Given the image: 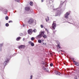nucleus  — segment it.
Instances as JSON below:
<instances>
[{"label": "nucleus", "instance_id": "nucleus-1", "mask_svg": "<svg viewBox=\"0 0 79 79\" xmlns=\"http://www.w3.org/2000/svg\"><path fill=\"white\" fill-rule=\"evenodd\" d=\"M61 6H62V4H61L60 5L59 7L57 9H53L54 10H56V11L55 15L56 16H60V15L62 11L61 9Z\"/></svg>", "mask_w": 79, "mask_h": 79}, {"label": "nucleus", "instance_id": "nucleus-2", "mask_svg": "<svg viewBox=\"0 0 79 79\" xmlns=\"http://www.w3.org/2000/svg\"><path fill=\"white\" fill-rule=\"evenodd\" d=\"M70 14L71 11H69L66 12L64 14L65 18L67 19H71V17H69V15H70Z\"/></svg>", "mask_w": 79, "mask_h": 79}, {"label": "nucleus", "instance_id": "nucleus-3", "mask_svg": "<svg viewBox=\"0 0 79 79\" xmlns=\"http://www.w3.org/2000/svg\"><path fill=\"white\" fill-rule=\"evenodd\" d=\"M25 10L26 11H28V13H31L33 11L32 10H30V7H26L25 8Z\"/></svg>", "mask_w": 79, "mask_h": 79}, {"label": "nucleus", "instance_id": "nucleus-4", "mask_svg": "<svg viewBox=\"0 0 79 79\" xmlns=\"http://www.w3.org/2000/svg\"><path fill=\"white\" fill-rule=\"evenodd\" d=\"M56 27V23H55V22H53L52 25V26L51 27V28L52 29V30H53L55 29Z\"/></svg>", "mask_w": 79, "mask_h": 79}, {"label": "nucleus", "instance_id": "nucleus-5", "mask_svg": "<svg viewBox=\"0 0 79 79\" xmlns=\"http://www.w3.org/2000/svg\"><path fill=\"white\" fill-rule=\"evenodd\" d=\"M47 65L43 66V69L44 70V71H48V69L47 68Z\"/></svg>", "mask_w": 79, "mask_h": 79}, {"label": "nucleus", "instance_id": "nucleus-6", "mask_svg": "<svg viewBox=\"0 0 79 79\" xmlns=\"http://www.w3.org/2000/svg\"><path fill=\"white\" fill-rule=\"evenodd\" d=\"M33 19H30L28 21V23L29 24H32L33 23Z\"/></svg>", "mask_w": 79, "mask_h": 79}, {"label": "nucleus", "instance_id": "nucleus-7", "mask_svg": "<svg viewBox=\"0 0 79 79\" xmlns=\"http://www.w3.org/2000/svg\"><path fill=\"white\" fill-rule=\"evenodd\" d=\"M9 61V59H7V58L6 59L3 65L4 66H5L6 65V64L8 63Z\"/></svg>", "mask_w": 79, "mask_h": 79}, {"label": "nucleus", "instance_id": "nucleus-8", "mask_svg": "<svg viewBox=\"0 0 79 79\" xmlns=\"http://www.w3.org/2000/svg\"><path fill=\"white\" fill-rule=\"evenodd\" d=\"M70 24H72L73 25H74V26H76V27L77 28H79V26L78 25H77V23H71L70 22H68Z\"/></svg>", "mask_w": 79, "mask_h": 79}, {"label": "nucleus", "instance_id": "nucleus-9", "mask_svg": "<svg viewBox=\"0 0 79 79\" xmlns=\"http://www.w3.org/2000/svg\"><path fill=\"white\" fill-rule=\"evenodd\" d=\"M57 44L58 45L57 46V48H61L60 46V42L58 41H57Z\"/></svg>", "mask_w": 79, "mask_h": 79}, {"label": "nucleus", "instance_id": "nucleus-10", "mask_svg": "<svg viewBox=\"0 0 79 79\" xmlns=\"http://www.w3.org/2000/svg\"><path fill=\"white\" fill-rule=\"evenodd\" d=\"M32 31V29H29L28 30V34L31 35Z\"/></svg>", "mask_w": 79, "mask_h": 79}, {"label": "nucleus", "instance_id": "nucleus-11", "mask_svg": "<svg viewBox=\"0 0 79 79\" xmlns=\"http://www.w3.org/2000/svg\"><path fill=\"white\" fill-rule=\"evenodd\" d=\"M41 64H44V66H46V65H47V63H45L44 61H41Z\"/></svg>", "mask_w": 79, "mask_h": 79}, {"label": "nucleus", "instance_id": "nucleus-12", "mask_svg": "<svg viewBox=\"0 0 79 79\" xmlns=\"http://www.w3.org/2000/svg\"><path fill=\"white\" fill-rule=\"evenodd\" d=\"M7 12H8V10L6 9H5L3 11V13L5 14V15H6V13H7Z\"/></svg>", "mask_w": 79, "mask_h": 79}, {"label": "nucleus", "instance_id": "nucleus-13", "mask_svg": "<svg viewBox=\"0 0 79 79\" xmlns=\"http://www.w3.org/2000/svg\"><path fill=\"white\" fill-rule=\"evenodd\" d=\"M73 63L76 66H78V65H79V63L78 62L73 61Z\"/></svg>", "mask_w": 79, "mask_h": 79}, {"label": "nucleus", "instance_id": "nucleus-14", "mask_svg": "<svg viewBox=\"0 0 79 79\" xmlns=\"http://www.w3.org/2000/svg\"><path fill=\"white\" fill-rule=\"evenodd\" d=\"M25 47V46L24 45H22L20 46L19 48H24Z\"/></svg>", "mask_w": 79, "mask_h": 79}, {"label": "nucleus", "instance_id": "nucleus-15", "mask_svg": "<svg viewBox=\"0 0 79 79\" xmlns=\"http://www.w3.org/2000/svg\"><path fill=\"white\" fill-rule=\"evenodd\" d=\"M42 37V35H41L40 34L37 36V38H38V39H40Z\"/></svg>", "mask_w": 79, "mask_h": 79}, {"label": "nucleus", "instance_id": "nucleus-16", "mask_svg": "<svg viewBox=\"0 0 79 79\" xmlns=\"http://www.w3.org/2000/svg\"><path fill=\"white\" fill-rule=\"evenodd\" d=\"M41 35H42V36H43V35H44V31H42L41 32V34H40Z\"/></svg>", "mask_w": 79, "mask_h": 79}, {"label": "nucleus", "instance_id": "nucleus-17", "mask_svg": "<svg viewBox=\"0 0 79 79\" xmlns=\"http://www.w3.org/2000/svg\"><path fill=\"white\" fill-rule=\"evenodd\" d=\"M46 22H48L49 21V18L48 17H47V18H46Z\"/></svg>", "mask_w": 79, "mask_h": 79}, {"label": "nucleus", "instance_id": "nucleus-18", "mask_svg": "<svg viewBox=\"0 0 79 79\" xmlns=\"http://www.w3.org/2000/svg\"><path fill=\"white\" fill-rule=\"evenodd\" d=\"M43 37L44 39H46V38H47V35H44L43 36Z\"/></svg>", "mask_w": 79, "mask_h": 79}, {"label": "nucleus", "instance_id": "nucleus-19", "mask_svg": "<svg viewBox=\"0 0 79 79\" xmlns=\"http://www.w3.org/2000/svg\"><path fill=\"white\" fill-rule=\"evenodd\" d=\"M30 5L31 6H32L33 5V2H32L31 1L30 2Z\"/></svg>", "mask_w": 79, "mask_h": 79}, {"label": "nucleus", "instance_id": "nucleus-20", "mask_svg": "<svg viewBox=\"0 0 79 79\" xmlns=\"http://www.w3.org/2000/svg\"><path fill=\"white\" fill-rule=\"evenodd\" d=\"M32 24H33V25L34 26H35V24H36V21H35L34 22V21H33V23H32Z\"/></svg>", "mask_w": 79, "mask_h": 79}, {"label": "nucleus", "instance_id": "nucleus-21", "mask_svg": "<svg viewBox=\"0 0 79 79\" xmlns=\"http://www.w3.org/2000/svg\"><path fill=\"white\" fill-rule=\"evenodd\" d=\"M20 39H21V37H18L17 38L16 40H17V41H18V40H19Z\"/></svg>", "mask_w": 79, "mask_h": 79}, {"label": "nucleus", "instance_id": "nucleus-22", "mask_svg": "<svg viewBox=\"0 0 79 79\" xmlns=\"http://www.w3.org/2000/svg\"><path fill=\"white\" fill-rule=\"evenodd\" d=\"M33 31L35 33L37 32V30L35 29H34L33 30Z\"/></svg>", "mask_w": 79, "mask_h": 79}, {"label": "nucleus", "instance_id": "nucleus-23", "mask_svg": "<svg viewBox=\"0 0 79 79\" xmlns=\"http://www.w3.org/2000/svg\"><path fill=\"white\" fill-rule=\"evenodd\" d=\"M3 45V43L0 44V47H2Z\"/></svg>", "mask_w": 79, "mask_h": 79}, {"label": "nucleus", "instance_id": "nucleus-24", "mask_svg": "<svg viewBox=\"0 0 79 79\" xmlns=\"http://www.w3.org/2000/svg\"><path fill=\"white\" fill-rule=\"evenodd\" d=\"M58 73H59V72L57 71H56L55 72V73L56 74V75H57V74H58Z\"/></svg>", "mask_w": 79, "mask_h": 79}, {"label": "nucleus", "instance_id": "nucleus-25", "mask_svg": "<svg viewBox=\"0 0 79 79\" xmlns=\"http://www.w3.org/2000/svg\"><path fill=\"white\" fill-rule=\"evenodd\" d=\"M61 74L59 72V73H58V74H57V75H58V76H61Z\"/></svg>", "mask_w": 79, "mask_h": 79}, {"label": "nucleus", "instance_id": "nucleus-26", "mask_svg": "<svg viewBox=\"0 0 79 79\" xmlns=\"http://www.w3.org/2000/svg\"><path fill=\"white\" fill-rule=\"evenodd\" d=\"M6 27H8V26H9V24L8 23H6Z\"/></svg>", "mask_w": 79, "mask_h": 79}, {"label": "nucleus", "instance_id": "nucleus-27", "mask_svg": "<svg viewBox=\"0 0 79 79\" xmlns=\"http://www.w3.org/2000/svg\"><path fill=\"white\" fill-rule=\"evenodd\" d=\"M31 46H32V47H33L34 46V43H31Z\"/></svg>", "mask_w": 79, "mask_h": 79}, {"label": "nucleus", "instance_id": "nucleus-28", "mask_svg": "<svg viewBox=\"0 0 79 79\" xmlns=\"http://www.w3.org/2000/svg\"><path fill=\"white\" fill-rule=\"evenodd\" d=\"M5 19L6 20H8V16L6 17Z\"/></svg>", "mask_w": 79, "mask_h": 79}, {"label": "nucleus", "instance_id": "nucleus-29", "mask_svg": "<svg viewBox=\"0 0 79 79\" xmlns=\"http://www.w3.org/2000/svg\"><path fill=\"white\" fill-rule=\"evenodd\" d=\"M31 40L33 41L34 40V37H32L31 38Z\"/></svg>", "mask_w": 79, "mask_h": 79}, {"label": "nucleus", "instance_id": "nucleus-30", "mask_svg": "<svg viewBox=\"0 0 79 79\" xmlns=\"http://www.w3.org/2000/svg\"><path fill=\"white\" fill-rule=\"evenodd\" d=\"M39 43H41L42 41L41 40H39L38 41Z\"/></svg>", "mask_w": 79, "mask_h": 79}, {"label": "nucleus", "instance_id": "nucleus-31", "mask_svg": "<svg viewBox=\"0 0 79 79\" xmlns=\"http://www.w3.org/2000/svg\"><path fill=\"white\" fill-rule=\"evenodd\" d=\"M32 77H33V76L32 75H31L30 76V79H32Z\"/></svg>", "mask_w": 79, "mask_h": 79}, {"label": "nucleus", "instance_id": "nucleus-32", "mask_svg": "<svg viewBox=\"0 0 79 79\" xmlns=\"http://www.w3.org/2000/svg\"><path fill=\"white\" fill-rule=\"evenodd\" d=\"M15 2H19V0H14Z\"/></svg>", "mask_w": 79, "mask_h": 79}, {"label": "nucleus", "instance_id": "nucleus-33", "mask_svg": "<svg viewBox=\"0 0 79 79\" xmlns=\"http://www.w3.org/2000/svg\"><path fill=\"white\" fill-rule=\"evenodd\" d=\"M71 60H73V62H74V58H71Z\"/></svg>", "mask_w": 79, "mask_h": 79}, {"label": "nucleus", "instance_id": "nucleus-34", "mask_svg": "<svg viewBox=\"0 0 79 79\" xmlns=\"http://www.w3.org/2000/svg\"><path fill=\"white\" fill-rule=\"evenodd\" d=\"M32 41H30L28 42V43L29 44H32Z\"/></svg>", "mask_w": 79, "mask_h": 79}, {"label": "nucleus", "instance_id": "nucleus-35", "mask_svg": "<svg viewBox=\"0 0 79 79\" xmlns=\"http://www.w3.org/2000/svg\"><path fill=\"white\" fill-rule=\"evenodd\" d=\"M40 27L41 28H43V27H44V26H43V25H41Z\"/></svg>", "mask_w": 79, "mask_h": 79}, {"label": "nucleus", "instance_id": "nucleus-36", "mask_svg": "<svg viewBox=\"0 0 79 79\" xmlns=\"http://www.w3.org/2000/svg\"><path fill=\"white\" fill-rule=\"evenodd\" d=\"M50 66H53V64H50Z\"/></svg>", "mask_w": 79, "mask_h": 79}, {"label": "nucleus", "instance_id": "nucleus-37", "mask_svg": "<svg viewBox=\"0 0 79 79\" xmlns=\"http://www.w3.org/2000/svg\"><path fill=\"white\" fill-rule=\"evenodd\" d=\"M64 23H65V22H68V21L66 20H64Z\"/></svg>", "mask_w": 79, "mask_h": 79}, {"label": "nucleus", "instance_id": "nucleus-38", "mask_svg": "<svg viewBox=\"0 0 79 79\" xmlns=\"http://www.w3.org/2000/svg\"><path fill=\"white\" fill-rule=\"evenodd\" d=\"M13 22V21H10L9 22V23H12Z\"/></svg>", "mask_w": 79, "mask_h": 79}, {"label": "nucleus", "instance_id": "nucleus-39", "mask_svg": "<svg viewBox=\"0 0 79 79\" xmlns=\"http://www.w3.org/2000/svg\"><path fill=\"white\" fill-rule=\"evenodd\" d=\"M74 79H77V77H74Z\"/></svg>", "mask_w": 79, "mask_h": 79}, {"label": "nucleus", "instance_id": "nucleus-40", "mask_svg": "<svg viewBox=\"0 0 79 79\" xmlns=\"http://www.w3.org/2000/svg\"><path fill=\"white\" fill-rule=\"evenodd\" d=\"M26 26V25H23V27H24V26Z\"/></svg>", "mask_w": 79, "mask_h": 79}, {"label": "nucleus", "instance_id": "nucleus-41", "mask_svg": "<svg viewBox=\"0 0 79 79\" xmlns=\"http://www.w3.org/2000/svg\"><path fill=\"white\" fill-rule=\"evenodd\" d=\"M16 55V53H15L14 54V56Z\"/></svg>", "mask_w": 79, "mask_h": 79}, {"label": "nucleus", "instance_id": "nucleus-42", "mask_svg": "<svg viewBox=\"0 0 79 79\" xmlns=\"http://www.w3.org/2000/svg\"><path fill=\"white\" fill-rule=\"evenodd\" d=\"M25 40V39H24V38H23V41H24V40Z\"/></svg>", "mask_w": 79, "mask_h": 79}, {"label": "nucleus", "instance_id": "nucleus-43", "mask_svg": "<svg viewBox=\"0 0 79 79\" xmlns=\"http://www.w3.org/2000/svg\"><path fill=\"white\" fill-rule=\"evenodd\" d=\"M44 2V1L43 0H41V2Z\"/></svg>", "mask_w": 79, "mask_h": 79}, {"label": "nucleus", "instance_id": "nucleus-44", "mask_svg": "<svg viewBox=\"0 0 79 79\" xmlns=\"http://www.w3.org/2000/svg\"><path fill=\"white\" fill-rule=\"evenodd\" d=\"M44 45H46V43H45Z\"/></svg>", "mask_w": 79, "mask_h": 79}, {"label": "nucleus", "instance_id": "nucleus-45", "mask_svg": "<svg viewBox=\"0 0 79 79\" xmlns=\"http://www.w3.org/2000/svg\"><path fill=\"white\" fill-rule=\"evenodd\" d=\"M60 51H62V50H60Z\"/></svg>", "mask_w": 79, "mask_h": 79}, {"label": "nucleus", "instance_id": "nucleus-46", "mask_svg": "<svg viewBox=\"0 0 79 79\" xmlns=\"http://www.w3.org/2000/svg\"><path fill=\"white\" fill-rule=\"evenodd\" d=\"M43 44H44V43H43Z\"/></svg>", "mask_w": 79, "mask_h": 79}, {"label": "nucleus", "instance_id": "nucleus-47", "mask_svg": "<svg viewBox=\"0 0 79 79\" xmlns=\"http://www.w3.org/2000/svg\"><path fill=\"white\" fill-rule=\"evenodd\" d=\"M62 55H63V54L62 53H61Z\"/></svg>", "mask_w": 79, "mask_h": 79}, {"label": "nucleus", "instance_id": "nucleus-48", "mask_svg": "<svg viewBox=\"0 0 79 79\" xmlns=\"http://www.w3.org/2000/svg\"><path fill=\"white\" fill-rule=\"evenodd\" d=\"M49 1L50 0H49Z\"/></svg>", "mask_w": 79, "mask_h": 79}]
</instances>
